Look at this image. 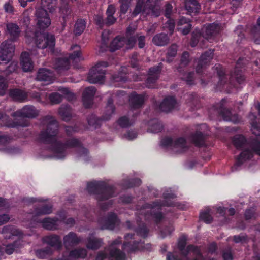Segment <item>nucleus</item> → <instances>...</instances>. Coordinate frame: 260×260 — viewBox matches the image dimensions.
Instances as JSON below:
<instances>
[{
    "label": "nucleus",
    "mask_w": 260,
    "mask_h": 260,
    "mask_svg": "<svg viewBox=\"0 0 260 260\" xmlns=\"http://www.w3.org/2000/svg\"><path fill=\"white\" fill-rule=\"evenodd\" d=\"M58 125L56 122L52 120L48 126L46 132H42L41 138L45 141L51 144L50 151L54 157L57 159H62L68 154L72 148H77L78 156L86 155L88 151L86 149L81 147L79 141L75 139L71 140L67 144H62L57 141L56 135L57 134Z\"/></svg>",
    "instance_id": "nucleus-1"
},
{
    "label": "nucleus",
    "mask_w": 260,
    "mask_h": 260,
    "mask_svg": "<svg viewBox=\"0 0 260 260\" xmlns=\"http://www.w3.org/2000/svg\"><path fill=\"white\" fill-rule=\"evenodd\" d=\"M233 142L237 148L242 149V152L236 159L233 170H238L242 165L247 166L254 152L260 155V142L257 140L249 144L243 136L236 135L234 137Z\"/></svg>",
    "instance_id": "nucleus-2"
},
{
    "label": "nucleus",
    "mask_w": 260,
    "mask_h": 260,
    "mask_svg": "<svg viewBox=\"0 0 260 260\" xmlns=\"http://www.w3.org/2000/svg\"><path fill=\"white\" fill-rule=\"evenodd\" d=\"M41 5L43 8L36 10L35 16L37 26L40 29H44L51 24L50 19L44 8H47L50 13H53L55 10V0H41Z\"/></svg>",
    "instance_id": "nucleus-3"
},
{
    "label": "nucleus",
    "mask_w": 260,
    "mask_h": 260,
    "mask_svg": "<svg viewBox=\"0 0 260 260\" xmlns=\"http://www.w3.org/2000/svg\"><path fill=\"white\" fill-rule=\"evenodd\" d=\"M121 241L116 239L112 241L108 248L99 253L96 260H125V254L120 251Z\"/></svg>",
    "instance_id": "nucleus-4"
},
{
    "label": "nucleus",
    "mask_w": 260,
    "mask_h": 260,
    "mask_svg": "<svg viewBox=\"0 0 260 260\" xmlns=\"http://www.w3.org/2000/svg\"><path fill=\"white\" fill-rule=\"evenodd\" d=\"M185 242L184 240H180L178 243V249L180 252V257H178V253L175 251L173 253L167 254V260H189L192 256H199V249L193 246H188L185 249Z\"/></svg>",
    "instance_id": "nucleus-5"
},
{
    "label": "nucleus",
    "mask_w": 260,
    "mask_h": 260,
    "mask_svg": "<svg viewBox=\"0 0 260 260\" xmlns=\"http://www.w3.org/2000/svg\"><path fill=\"white\" fill-rule=\"evenodd\" d=\"M27 42H29L32 39L39 48H45L47 47H52L54 46V38L53 36L48 34L29 32V29L26 31Z\"/></svg>",
    "instance_id": "nucleus-6"
},
{
    "label": "nucleus",
    "mask_w": 260,
    "mask_h": 260,
    "mask_svg": "<svg viewBox=\"0 0 260 260\" xmlns=\"http://www.w3.org/2000/svg\"><path fill=\"white\" fill-rule=\"evenodd\" d=\"M108 63L102 61L97 63L90 71L88 81L91 83H102L104 78V68L108 66Z\"/></svg>",
    "instance_id": "nucleus-7"
},
{
    "label": "nucleus",
    "mask_w": 260,
    "mask_h": 260,
    "mask_svg": "<svg viewBox=\"0 0 260 260\" xmlns=\"http://www.w3.org/2000/svg\"><path fill=\"white\" fill-rule=\"evenodd\" d=\"M162 146L170 148L176 153L184 151L186 148V141L183 138H180L175 141H173L170 138H165L161 142Z\"/></svg>",
    "instance_id": "nucleus-8"
},
{
    "label": "nucleus",
    "mask_w": 260,
    "mask_h": 260,
    "mask_svg": "<svg viewBox=\"0 0 260 260\" xmlns=\"http://www.w3.org/2000/svg\"><path fill=\"white\" fill-rule=\"evenodd\" d=\"M134 239L132 235L128 234L125 236V242L122 246L123 250L127 252H131L136 251L137 250L143 249L149 250L150 249L151 245L150 244H148L144 246L142 242L140 243L139 246H136V241L134 240Z\"/></svg>",
    "instance_id": "nucleus-9"
},
{
    "label": "nucleus",
    "mask_w": 260,
    "mask_h": 260,
    "mask_svg": "<svg viewBox=\"0 0 260 260\" xmlns=\"http://www.w3.org/2000/svg\"><path fill=\"white\" fill-rule=\"evenodd\" d=\"M14 50L15 47L11 40L3 42L0 46V60L9 61L13 56Z\"/></svg>",
    "instance_id": "nucleus-10"
},
{
    "label": "nucleus",
    "mask_w": 260,
    "mask_h": 260,
    "mask_svg": "<svg viewBox=\"0 0 260 260\" xmlns=\"http://www.w3.org/2000/svg\"><path fill=\"white\" fill-rule=\"evenodd\" d=\"M72 50H74V53L70 56L69 59H59L57 61V65L56 69L58 71L61 70H67L69 68V60H81L83 58L81 56L80 49L79 46L75 45L72 47Z\"/></svg>",
    "instance_id": "nucleus-11"
},
{
    "label": "nucleus",
    "mask_w": 260,
    "mask_h": 260,
    "mask_svg": "<svg viewBox=\"0 0 260 260\" xmlns=\"http://www.w3.org/2000/svg\"><path fill=\"white\" fill-rule=\"evenodd\" d=\"M63 222L66 224L72 225L74 223V220L73 218H69L67 221H65L64 216L60 217L59 220H54L51 218H45L42 221V226L48 230L56 229L57 227L58 223L59 222Z\"/></svg>",
    "instance_id": "nucleus-12"
},
{
    "label": "nucleus",
    "mask_w": 260,
    "mask_h": 260,
    "mask_svg": "<svg viewBox=\"0 0 260 260\" xmlns=\"http://www.w3.org/2000/svg\"><path fill=\"white\" fill-rule=\"evenodd\" d=\"M136 41V39L133 37L125 41L124 38L116 37L111 42L110 46V49L111 51H114L116 50L123 46L125 43H126L127 48L131 47L134 46Z\"/></svg>",
    "instance_id": "nucleus-13"
},
{
    "label": "nucleus",
    "mask_w": 260,
    "mask_h": 260,
    "mask_svg": "<svg viewBox=\"0 0 260 260\" xmlns=\"http://www.w3.org/2000/svg\"><path fill=\"white\" fill-rule=\"evenodd\" d=\"M38 111L31 106H26L13 114L14 117H34L38 115Z\"/></svg>",
    "instance_id": "nucleus-14"
},
{
    "label": "nucleus",
    "mask_w": 260,
    "mask_h": 260,
    "mask_svg": "<svg viewBox=\"0 0 260 260\" xmlns=\"http://www.w3.org/2000/svg\"><path fill=\"white\" fill-rule=\"evenodd\" d=\"M87 255L86 250L85 249H75L71 251L69 253H67L61 258V260H78L80 258L85 257Z\"/></svg>",
    "instance_id": "nucleus-15"
},
{
    "label": "nucleus",
    "mask_w": 260,
    "mask_h": 260,
    "mask_svg": "<svg viewBox=\"0 0 260 260\" xmlns=\"http://www.w3.org/2000/svg\"><path fill=\"white\" fill-rule=\"evenodd\" d=\"M33 54L32 52L30 53L24 52L21 54V65L24 72H29L33 69V63L30 58V55Z\"/></svg>",
    "instance_id": "nucleus-16"
},
{
    "label": "nucleus",
    "mask_w": 260,
    "mask_h": 260,
    "mask_svg": "<svg viewBox=\"0 0 260 260\" xmlns=\"http://www.w3.org/2000/svg\"><path fill=\"white\" fill-rule=\"evenodd\" d=\"M36 78L38 80L44 81L48 84L53 82L54 75L49 70L41 69L39 70Z\"/></svg>",
    "instance_id": "nucleus-17"
},
{
    "label": "nucleus",
    "mask_w": 260,
    "mask_h": 260,
    "mask_svg": "<svg viewBox=\"0 0 260 260\" xmlns=\"http://www.w3.org/2000/svg\"><path fill=\"white\" fill-rule=\"evenodd\" d=\"M177 103L173 97H168L164 99L160 105V109L164 112H169L177 107Z\"/></svg>",
    "instance_id": "nucleus-18"
},
{
    "label": "nucleus",
    "mask_w": 260,
    "mask_h": 260,
    "mask_svg": "<svg viewBox=\"0 0 260 260\" xmlns=\"http://www.w3.org/2000/svg\"><path fill=\"white\" fill-rule=\"evenodd\" d=\"M160 208V205L158 203H155L147 208V212H151L152 217L156 222L160 221L162 218V215L159 212Z\"/></svg>",
    "instance_id": "nucleus-19"
},
{
    "label": "nucleus",
    "mask_w": 260,
    "mask_h": 260,
    "mask_svg": "<svg viewBox=\"0 0 260 260\" xmlns=\"http://www.w3.org/2000/svg\"><path fill=\"white\" fill-rule=\"evenodd\" d=\"M80 241V238L78 237L77 235L73 233H70L64 236L63 238V243L67 248L77 244Z\"/></svg>",
    "instance_id": "nucleus-20"
},
{
    "label": "nucleus",
    "mask_w": 260,
    "mask_h": 260,
    "mask_svg": "<svg viewBox=\"0 0 260 260\" xmlns=\"http://www.w3.org/2000/svg\"><path fill=\"white\" fill-rule=\"evenodd\" d=\"M118 220L115 214H111L106 219L103 220L102 222L104 223V228L108 229H113L114 227L118 225Z\"/></svg>",
    "instance_id": "nucleus-21"
},
{
    "label": "nucleus",
    "mask_w": 260,
    "mask_h": 260,
    "mask_svg": "<svg viewBox=\"0 0 260 260\" xmlns=\"http://www.w3.org/2000/svg\"><path fill=\"white\" fill-rule=\"evenodd\" d=\"M145 100L144 96L141 95H138L135 93L131 94L129 101L134 108L140 107L143 103Z\"/></svg>",
    "instance_id": "nucleus-22"
},
{
    "label": "nucleus",
    "mask_w": 260,
    "mask_h": 260,
    "mask_svg": "<svg viewBox=\"0 0 260 260\" xmlns=\"http://www.w3.org/2000/svg\"><path fill=\"white\" fill-rule=\"evenodd\" d=\"M102 244V241L101 239L91 236L88 238L86 245L88 249L94 250L101 247Z\"/></svg>",
    "instance_id": "nucleus-23"
},
{
    "label": "nucleus",
    "mask_w": 260,
    "mask_h": 260,
    "mask_svg": "<svg viewBox=\"0 0 260 260\" xmlns=\"http://www.w3.org/2000/svg\"><path fill=\"white\" fill-rule=\"evenodd\" d=\"M185 6L189 13L198 12L200 8L199 4L196 0H185Z\"/></svg>",
    "instance_id": "nucleus-24"
},
{
    "label": "nucleus",
    "mask_w": 260,
    "mask_h": 260,
    "mask_svg": "<svg viewBox=\"0 0 260 260\" xmlns=\"http://www.w3.org/2000/svg\"><path fill=\"white\" fill-rule=\"evenodd\" d=\"M95 92V88L93 86H90L85 89L83 93V101L86 107H89V105L86 103L87 101L90 100L94 96Z\"/></svg>",
    "instance_id": "nucleus-25"
},
{
    "label": "nucleus",
    "mask_w": 260,
    "mask_h": 260,
    "mask_svg": "<svg viewBox=\"0 0 260 260\" xmlns=\"http://www.w3.org/2000/svg\"><path fill=\"white\" fill-rule=\"evenodd\" d=\"M44 241L49 245L52 247L58 248L61 245V241L58 236H49L44 238Z\"/></svg>",
    "instance_id": "nucleus-26"
},
{
    "label": "nucleus",
    "mask_w": 260,
    "mask_h": 260,
    "mask_svg": "<svg viewBox=\"0 0 260 260\" xmlns=\"http://www.w3.org/2000/svg\"><path fill=\"white\" fill-rule=\"evenodd\" d=\"M3 234L6 238H10L11 235H20L21 232L12 226H7L3 229Z\"/></svg>",
    "instance_id": "nucleus-27"
},
{
    "label": "nucleus",
    "mask_w": 260,
    "mask_h": 260,
    "mask_svg": "<svg viewBox=\"0 0 260 260\" xmlns=\"http://www.w3.org/2000/svg\"><path fill=\"white\" fill-rule=\"evenodd\" d=\"M7 30L8 33L13 37H18L20 32V30L18 26L13 23H10L7 24Z\"/></svg>",
    "instance_id": "nucleus-28"
},
{
    "label": "nucleus",
    "mask_w": 260,
    "mask_h": 260,
    "mask_svg": "<svg viewBox=\"0 0 260 260\" xmlns=\"http://www.w3.org/2000/svg\"><path fill=\"white\" fill-rule=\"evenodd\" d=\"M10 95L16 101H23L27 98V94L24 91L19 89H14L11 91Z\"/></svg>",
    "instance_id": "nucleus-29"
},
{
    "label": "nucleus",
    "mask_w": 260,
    "mask_h": 260,
    "mask_svg": "<svg viewBox=\"0 0 260 260\" xmlns=\"http://www.w3.org/2000/svg\"><path fill=\"white\" fill-rule=\"evenodd\" d=\"M168 41V38L166 35L161 34L154 37L153 39V43L158 46H163L166 45Z\"/></svg>",
    "instance_id": "nucleus-30"
},
{
    "label": "nucleus",
    "mask_w": 260,
    "mask_h": 260,
    "mask_svg": "<svg viewBox=\"0 0 260 260\" xmlns=\"http://www.w3.org/2000/svg\"><path fill=\"white\" fill-rule=\"evenodd\" d=\"M59 114L64 120L68 121L71 116V109L67 106H62L59 109Z\"/></svg>",
    "instance_id": "nucleus-31"
},
{
    "label": "nucleus",
    "mask_w": 260,
    "mask_h": 260,
    "mask_svg": "<svg viewBox=\"0 0 260 260\" xmlns=\"http://www.w3.org/2000/svg\"><path fill=\"white\" fill-rule=\"evenodd\" d=\"M159 69L153 68L149 70V76L147 79L148 84L154 82L158 77Z\"/></svg>",
    "instance_id": "nucleus-32"
},
{
    "label": "nucleus",
    "mask_w": 260,
    "mask_h": 260,
    "mask_svg": "<svg viewBox=\"0 0 260 260\" xmlns=\"http://www.w3.org/2000/svg\"><path fill=\"white\" fill-rule=\"evenodd\" d=\"M211 210L209 208H206L201 212L200 218L207 223H209L212 220L211 217Z\"/></svg>",
    "instance_id": "nucleus-33"
},
{
    "label": "nucleus",
    "mask_w": 260,
    "mask_h": 260,
    "mask_svg": "<svg viewBox=\"0 0 260 260\" xmlns=\"http://www.w3.org/2000/svg\"><path fill=\"white\" fill-rule=\"evenodd\" d=\"M85 28V22L84 20L77 21L75 24L74 32L76 35L81 34Z\"/></svg>",
    "instance_id": "nucleus-34"
},
{
    "label": "nucleus",
    "mask_w": 260,
    "mask_h": 260,
    "mask_svg": "<svg viewBox=\"0 0 260 260\" xmlns=\"http://www.w3.org/2000/svg\"><path fill=\"white\" fill-rule=\"evenodd\" d=\"M134 123V120H129L127 117L124 116L121 117L118 121V124L122 127H127Z\"/></svg>",
    "instance_id": "nucleus-35"
},
{
    "label": "nucleus",
    "mask_w": 260,
    "mask_h": 260,
    "mask_svg": "<svg viewBox=\"0 0 260 260\" xmlns=\"http://www.w3.org/2000/svg\"><path fill=\"white\" fill-rule=\"evenodd\" d=\"M113 192V188H108L102 192L101 194H98L97 198L101 201L108 199L110 197H112V193Z\"/></svg>",
    "instance_id": "nucleus-36"
},
{
    "label": "nucleus",
    "mask_w": 260,
    "mask_h": 260,
    "mask_svg": "<svg viewBox=\"0 0 260 260\" xmlns=\"http://www.w3.org/2000/svg\"><path fill=\"white\" fill-rule=\"evenodd\" d=\"M101 182L98 181L91 182L88 183L87 189L90 192L94 193L99 189Z\"/></svg>",
    "instance_id": "nucleus-37"
},
{
    "label": "nucleus",
    "mask_w": 260,
    "mask_h": 260,
    "mask_svg": "<svg viewBox=\"0 0 260 260\" xmlns=\"http://www.w3.org/2000/svg\"><path fill=\"white\" fill-rule=\"evenodd\" d=\"M114 112V107L112 103H109L106 107V112L103 116V119L105 120H107L110 119L112 114Z\"/></svg>",
    "instance_id": "nucleus-38"
},
{
    "label": "nucleus",
    "mask_w": 260,
    "mask_h": 260,
    "mask_svg": "<svg viewBox=\"0 0 260 260\" xmlns=\"http://www.w3.org/2000/svg\"><path fill=\"white\" fill-rule=\"evenodd\" d=\"M206 32L208 35H212L218 31L219 28L217 24L213 23L209 25L206 28Z\"/></svg>",
    "instance_id": "nucleus-39"
},
{
    "label": "nucleus",
    "mask_w": 260,
    "mask_h": 260,
    "mask_svg": "<svg viewBox=\"0 0 260 260\" xmlns=\"http://www.w3.org/2000/svg\"><path fill=\"white\" fill-rule=\"evenodd\" d=\"M213 57V52L210 51L203 54L201 56V63H207Z\"/></svg>",
    "instance_id": "nucleus-40"
},
{
    "label": "nucleus",
    "mask_w": 260,
    "mask_h": 260,
    "mask_svg": "<svg viewBox=\"0 0 260 260\" xmlns=\"http://www.w3.org/2000/svg\"><path fill=\"white\" fill-rule=\"evenodd\" d=\"M7 88V83L6 80L0 76V95H3L5 93Z\"/></svg>",
    "instance_id": "nucleus-41"
},
{
    "label": "nucleus",
    "mask_w": 260,
    "mask_h": 260,
    "mask_svg": "<svg viewBox=\"0 0 260 260\" xmlns=\"http://www.w3.org/2000/svg\"><path fill=\"white\" fill-rule=\"evenodd\" d=\"M49 98L50 102L53 104L58 103L61 100V96L58 93H52L49 95Z\"/></svg>",
    "instance_id": "nucleus-42"
},
{
    "label": "nucleus",
    "mask_w": 260,
    "mask_h": 260,
    "mask_svg": "<svg viewBox=\"0 0 260 260\" xmlns=\"http://www.w3.org/2000/svg\"><path fill=\"white\" fill-rule=\"evenodd\" d=\"M137 136V133L134 131H128L125 134L123 137L128 140H132L135 139Z\"/></svg>",
    "instance_id": "nucleus-43"
},
{
    "label": "nucleus",
    "mask_w": 260,
    "mask_h": 260,
    "mask_svg": "<svg viewBox=\"0 0 260 260\" xmlns=\"http://www.w3.org/2000/svg\"><path fill=\"white\" fill-rule=\"evenodd\" d=\"M4 8L7 13L12 14L14 12V8L10 2L6 3L4 5Z\"/></svg>",
    "instance_id": "nucleus-44"
},
{
    "label": "nucleus",
    "mask_w": 260,
    "mask_h": 260,
    "mask_svg": "<svg viewBox=\"0 0 260 260\" xmlns=\"http://www.w3.org/2000/svg\"><path fill=\"white\" fill-rule=\"evenodd\" d=\"M252 131L253 134L256 136L257 139H260V127L257 124L253 123L252 125Z\"/></svg>",
    "instance_id": "nucleus-45"
},
{
    "label": "nucleus",
    "mask_w": 260,
    "mask_h": 260,
    "mask_svg": "<svg viewBox=\"0 0 260 260\" xmlns=\"http://www.w3.org/2000/svg\"><path fill=\"white\" fill-rule=\"evenodd\" d=\"M129 0H124L121 2L120 7V11L122 13H125L128 8V3Z\"/></svg>",
    "instance_id": "nucleus-46"
},
{
    "label": "nucleus",
    "mask_w": 260,
    "mask_h": 260,
    "mask_svg": "<svg viewBox=\"0 0 260 260\" xmlns=\"http://www.w3.org/2000/svg\"><path fill=\"white\" fill-rule=\"evenodd\" d=\"M51 211L52 210L51 206L45 207L41 210L37 211L36 212V214L39 215L40 214H49L51 212Z\"/></svg>",
    "instance_id": "nucleus-47"
},
{
    "label": "nucleus",
    "mask_w": 260,
    "mask_h": 260,
    "mask_svg": "<svg viewBox=\"0 0 260 260\" xmlns=\"http://www.w3.org/2000/svg\"><path fill=\"white\" fill-rule=\"evenodd\" d=\"M203 138V135L201 133H198L193 137V141L197 145H200V142Z\"/></svg>",
    "instance_id": "nucleus-48"
},
{
    "label": "nucleus",
    "mask_w": 260,
    "mask_h": 260,
    "mask_svg": "<svg viewBox=\"0 0 260 260\" xmlns=\"http://www.w3.org/2000/svg\"><path fill=\"white\" fill-rule=\"evenodd\" d=\"M166 27H168L170 34H172L174 28V21L173 20H169L166 24Z\"/></svg>",
    "instance_id": "nucleus-49"
},
{
    "label": "nucleus",
    "mask_w": 260,
    "mask_h": 260,
    "mask_svg": "<svg viewBox=\"0 0 260 260\" xmlns=\"http://www.w3.org/2000/svg\"><path fill=\"white\" fill-rule=\"evenodd\" d=\"M177 52V46L176 45H173L168 50V54L169 56H173Z\"/></svg>",
    "instance_id": "nucleus-50"
},
{
    "label": "nucleus",
    "mask_w": 260,
    "mask_h": 260,
    "mask_svg": "<svg viewBox=\"0 0 260 260\" xmlns=\"http://www.w3.org/2000/svg\"><path fill=\"white\" fill-rule=\"evenodd\" d=\"M147 230L145 226H143V227L140 228L137 231V234L142 237H145L147 235Z\"/></svg>",
    "instance_id": "nucleus-51"
},
{
    "label": "nucleus",
    "mask_w": 260,
    "mask_h": 260,
    "mask_svg": "<svg viewBox=\"0 0 260 260\" xmlns=\"http://www.w3.org/2000/svg\"><path fill=\"white\" fill-rule=\"evenodd\" d=\"M223 258L224 260H232V254L230 250L223 252Z\"/></svg>",
    "instance_id": "nucleus-52"
},
{
    "label": "nucleus",
    "mask_w": 260,
    "mask_h": 260,
    "mask_svg": "<svg viewBox=\"0 0 260 260\" xmlns=\"http://www.w3.org/2000/svg\"><path fill=\"white\" fill-rule=\"evenodd\" d=\"M226 112L228 113V115H231V112L230 111H226ZM235 116L230 117L229 115L226 116V115H225L224 114H223V118L226 121H231L234 122H236V121L235 120Z\"/></svg>",
    "instance_id": "nucleus-53"
},
{
    "label": "nucleus",
    "mask_w": 260,
    "mask_h": 260,
    "mask_svg": "<svg viewBox=\"0 0 260 260\" xmlns=\"http://www.w3.org/2000/svg\"><path fill=\"white\" fill-rule=\"evenodd\" d=\"M142 4L140 3V2L138 3L137 5L133 14L134 15H137L138 14H139L142 10Z\"/></svg>",
    "instance_id": "nucleus-54"
},
{
    "label": "nucleus",
    "mask_w": 260,
    "mask_h": 260,
    "mask_svg": "<svg viewBox=\"0 0 260 260\" xmlns=\"http://www.w3.org/2000/svg\"><path fill=\"white\" fill-rule=\"evenodd\" d=\"M10 219V217L7 215H3L0 216V225L7 222Z\"/></svg>",
    "instance_id": "nucleus-55"
},
{
    "label": "nucleus",
    "mask_w": 260,
    "mask_h": 260,
    "mask_svg": "<svg viewBox=\"0 0 260 260\" xmlns=\"http://www.w3.org/2000/svg\"><path fill=\"white\" fill-rule=\"evenodd\" d=\"M14 245H9L5 248V252L8 254H11L13 253L14 248Z\"/></svg>",
    "instance_id": "nucleus-56"
},
{
    "label": "nucleus",
    "mask_w": 260,
    "mask_h": 260,
    "mask_svg": "<svg viewBox=\"0 0 260 260\" xmlns=\"http://www.w3.org/2000/svg\"><path fill=\"white\" fill-rule=\"evenodd\" d=\"M17 67V63L15 62H12L10 64V65L8 67V69L7 70V72H12L15 71Z\"/></svg>",
    "instance_id": "nucleus-57"
},
{
    "label": "nucleus",
    "mask_w": 260,
    "mask_h": 260,
    "mask_svg": "<svg viewBox=\"0 0 260 260\" xmlns=\"http://www.w3.org/2000/svg\"><path fill=\"white\" fill-rule=\"evenodd\" d=\"M139 46L140 48H142L145 45V37L141 36L138 38Z\"/></svg>",
    "instance_id": "nucleus-58"
},
{
    "label": "nucleus",
    "mask_w": 260,
    "mask_h": 260,
    "mask_svg": "<svg viewBox=\"0 0 260 260\" xmlns=\"http://www.w3.org/2000/svg\"><path fill=\"white\" fill-rule=\"evenodd\" d=\"M120 75L118 76H114L113 77V80L115 82H120V81H125V78L123 76V74L121 73L119 74Z\"/></svg>",
    "instance_id": "nucleus-59"
},
{
    "label": "nucleus",
    "mask_w": 260,
    "mask_h": 260,
    "mask_svg": "<svg viewBox=\"0 0 260 260\" xmlns=\"http://www.w3.org/2000/svg\"><path fill=\"white\" fill-rule=\"evenodd\" d=\"M172 7L170 4H167L166 7L165 16L168 18L171 12Z\"/></svg>",
    "instance_id": "nucleus-60"
},
{
    "label": "nucleus",
    "mask_w": 260,
    "mask_h": 260,
    "mask_svg": "<svg viewBox=\"0 0 260 260\" xmlns=\"http://www.w3.org/2000/svg\"><path fill=\"white\" fill-rule=\"evenodd\" d=\"M115 12V8L114 6L110 5L108 7L107 10V15H113Z\"/></svg>",
    "instance_id": "nucleus-61"
},
{
    "label": "nucleus",
    "mask_w": 260,
    "mask_h": 260,
    "mask_svg": "<svg viewBox=\"0 0 260 260\" xmlns=\"http://www.w3.org/2000/svg\"><path fill=\"white\" fill-rule=\"evenodd\" d=\"M116 19L113 16V15H107V23L109 24H112L115 22Z\"/></svg>",
    "instance_id": "nucleus-62"
},
{
    "label": "nucleus",
    "mask_w": 260,
    "mask_h": 260,
    "mask_svg": "<svg viewBox=\"0 0 260 260\" xmlns=\"http://www.w3.org/2000/svg\"><path fill=\"white\" fill-rule=\"evenodd\" d=\"M161 126L160 124L156 123L154 125V128H152L151 131L153 133H157L161 129Z\"/></svg>",
    "instance_id": "nucleus-63"
},
{
    "label": "nucleus",
    "mask_w": 260,
    "mask_h": 260,
    "mask_svg": "<svg viewBox=\"0 0 260 260\" xmlns=\"http://www.w3.org/2000/svg\"><path fill=\"white\" fill-rule=\"evenodd\" d=\"M200 165L195 162H190L187 164V167L188 169H191L193 168H196Z\"/></svg>",
    "instance_id": "nucleus-64"
}]
</instances>
